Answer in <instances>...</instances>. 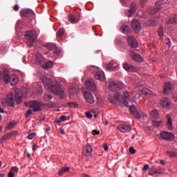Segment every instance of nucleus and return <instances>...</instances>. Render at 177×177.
I'll use <instances>...</instances> for the list:
<instances>
[{
  "instance_id": "10",
  "label": "nucleus",
  "mask_w": 177,
  "mask_h": 177,
  "mask_svg": "<svg viewBox=\"0 0 177 177\" xmlns=\"http://www.w3.org/2000/svg\"><path fill=\"white\" fill-rule=\"evenodd\" d=\"M131 27L135 32H139L142 30V26H140V22L139 20L134 19L131 21Z\"/></svg>"
},
{
  "instance_id": "5",
  "label": "nucleus",
  "mask_w": 177,
  "mask_h": 177,
  "mask_svg": "<svg viewBox=\"0 0 177 177\" xmlns=\"http://www.w3.org/2000/svg\"><path fill=\"white\" fill-rule=\"evenodd\" d=\"M1 104L4 107L6 106H11L13 107L15 106V99H13V93H10L7 95V97L3 98L1 100Z\"/></svg>"
},
{
  "instance_id": "6",
  "label": "nucleus",
  "mask_w": 177,
  "mask_h": 177,
  "mask_svg": "<svg viewBox=\"0 0 177 177\" xmlns=\"http://www.w3.org/2000/svg\"><path fill=\"white\" fill-rule=\"evenodd\" d=\"M158 112L157 110L154 109L149 113V118L152 120V123L153 124L154 127H160V125H161V121L155 120H158Z\"/></svg>"
},
{
  "instance_id": "61",
  "label": "nucleus",
  "mask_w": 177,
  "mask_h": 177,
  "mask_svg": "<svg viewBox=\"0 0 177 177\" xmlns=\"http://www.w3.org/2000/svg\"><path fill=\"white\" fill-rule=\"evenodd\" d=\"M59 132L62 133V135H64L65 133L64 129H63V128H59Z\"/></svg>"
},
{
  "instance_id": "52",
  "label": "nucleus",
  "mask_w": 177,
  "mask_h": 177,
  "mask_svg": "<svg viewBox=\"0 0 177 177\" xmlns=\"http://www.w3.org/2000/svg\"><path fill=\"white\" fill-rule=\"evenodd\" d=\"M68 106H70V107H78V104H75V102H70Z\"/></svg>"
},
{
  "instance_id": "17",
  "label": "nucleus",
  "mask_w": 177,
  "mask_h": 177,
  "mask_svg": "<svg viewBox=\"0 0 177 177\" xmlns=\"http://www.w3.org/2000/svg\"><path fill=\"white\" fill-rule=\"evenodd\" d=\"M130 100L131 101V98H130V95H129V93L128 91H125L123 93V96H122V103H123V104H124V106H126L127 107H128V106H129V102H128L127 100Z\"/></svg>"
},
{
  "instance_id": "8",
  "label": "nucleus",
  "mask_w": 177,
  "mask_h": 177,
  "mask_svg": "<svg viewBox=\"0 0 177 177\" xmlns=\"http://www.w3.org/2000/svg\"><path fill=\"white\" fill-rule=\"evenodd\" d=\"M94 77L96 80H99V81H106V75H104V72H103V71L99 68H95Z\"/></svg>"
},
{
  "instance_id": "38",
  "label": "nucleus",
  "mask_w": 177,
  "mask_h": 177,
  "mask_svg": "<svg viewBox=\"0 0 177 177\" xmlns=\"http://www.w3.org/2000/svg\"><path fill=\"white\" fill-rule=\"evenodd\" d=\"M177 23L176 18H170L169 20L166 21V24H175Z\"/></svg>"
},
{
  "instance_id": "40",
  "label": "nucleus",
  "mask_w": 177,
  "mask_h": 177,
  "mask_svg": "<svg viewBox=\"0 0 177 177\" xmlns=\"http://www.w3.org/2000/svg\"><path fill=\"white\" fill-rule=\"evenodd\" d=\"M53 97V96H52L50 95V93H49L44 94V99H45V100H47L48 102H49V100H50Z\"/></svg>"
},
{
  "instance_id": "21",
  "label": "nucleus",
  "mask_w": 177,
  "mask_h": 177,
  "mask_svg": "<svg viewBox=\"0 0 177 177\" xmlns=\"http://www.w3.org/2000/svg\"><path fill=\"white\" fill-rule=\"evenodd\" d=\"M138 92H141L142 95H145L146 96H156V93H153L148 88H142L141 90L139 87H138Z\"/></svg>"
},
{
  "instance_id": "16",
  "label": "nucleus",
  "mask_w": 177,
  "mask_h": 177,
  "mask_svg": "<svg viewBox=\"0 0 177 177\" xmlns=\"http://www.w3.org/2000/svg\"><path fill=\"white\" fill-rule=\"evenodd\" d=\"M85 85L90 89V91H96V84H95V81L90 79L85 82Z\"/></svg>"
},
{
  "instance_id": "47",
  "label": "nucleus",
  "mask_w": 177,
  "mask_h": 177,
  "mask_svg": "<svg viewBox=\"0 0 177 177\" xmlns=\"http://www.w3.org/2000/svg\"><path fill=\"white\" fill-rule=\"evenodd\" d=\"M64 34V29H59L57 32V37H62Z\"/></svg>"
},
{
  "instance_id": "33",
  "label": "nucleus",
  "mask_w": 177,
  "mask_h": 177,
  "mask_svg": "<svg viewBox=\"0 0 177 177\" xmlns=\"http://www.w3.org/2000/svg\"><path fill=\"white\" fill-rule=\"evenodd\" d=\"M68 91L70 95H74L78 92V88L77 87H75L74 86H71L69 88Z\"/></svg>"
},
{
  "instance_id": "1",
  "label": "nucleus",
  "mask_w": 177,
  "mask_h": 177,
  "mask_svg": "<svg viewBox=\"0 0 177 177\" xmlns=\"http://www.w3.org/2000/svg\"><path fill=\"white\" fill-rule=\"evenodd\" d=\"M106 86L111 92L107 95L108 100L113 104H121L122 103V95L121 93L114 91L124 89V83L117 80H111L106 83Z\"/></svg>"
},
{
  "instance_id": "50",
  "label": "nucleus",
  "mask_w": 177,
  "mask_h": 177,
  "mask_svg": "<svg viewBox=\"0 0 177 177\" xmlns=\"http://www.w3.org/2000/svg\"><path fill=\"white\" fill-rule=\"evenodd\" d=\"M129 151L131 153V154H135V153H136V149L135 148H133V147H131L129 149Z\"/></svg>"
},
{
  "instance_id": "32",
  "label": "nucleus",
  "mask_w": 177,
  "mask_h": 177,
  "mask_svg": "<svg viewBox=\"0 0 177 177\" xmlns=\"http://www.w3.org/2000/svg\"><path fill=\"white\" fill-rule=\"evenodd\" d=\"M68 120H70V116L63 115L61 116L58 120H57V123L58 125H60L63 121H67Z\"/></svg>"
},
{
  "instance_id": "4",
  "label": "nucleus",
  "mask_w": 177,
  "mask_h": 177,
  "mask_svg": "<svg viewBox=\"0 0 177 177\" xmlns=\"http://www.w3.org/2000/svg\"><path fill=\"white\" fill-rule=\"evenodd\" d=\"M129 111L137 120H140V118L145 120V118H147V115L145 114L142 111L138 110L134 105L130 106Z\"/></svg>"
},
{
  "instance_id": "46",
  "label": "nucleus",
  "mask_w": 177,
  "mask_h": 177,
  "mask_svg": "<svg viewBox=\"0 0 177 177\" xmlns=\"http://www.w3.org/2000/svg\"><path fill=\"white\" fill-rule=\"evenodd\" d=\"M37 136V133H32L31 134H29L28 136V139L29 140H32V138H35Z\"/></svg>"
},
{
  "instance_id": "9",
  "label": "nucleus",
  "mask_w": 177,
  "mask_h": 177,
  "mask_svg": "<svg viewBox=\"0 0 177 177\" xmlns=\"http://www.w3.org/2000/svg\"><path fill=\"white\" fill-rule=\"evenodd\" d=\"M160 138L163 140H168L171 142V140H174V139H175V135L168 131H162L160 132Z\"/></svg>"
},
{
  "instance_id": "26",
  "label": "nucleus",
  "mask_w": 177,
  "mask_h": 177,
  "mask_svg": "<svg viewBox=\"0 0 177 177\" xmlns=\"http://www.w3.org/2000/svg\"><path fill=\"white\" fill-rule=\"evenodd\" d=\"M123 68H124V70H126V71H129L131 73L136 71V68H135L133 66L127 63L123 64Z\"/></svg>"
},
{
  "instance_id": "12",
  "label": "nucleus",
  "mask_w": 177,
  "mask_h": 177,
  "mask_svg": "<svg viewBox=\"0 0 177 177\" xmlns=\"http://www.w3.org/2000/svg\"><path fill=\"white\" fill-rule=\"evenodd\" d=\"M160 104L163 109H169L171 107V100L168 97H164L160 101Z\"/></svg>"
},
{
  "instance_id": "22",
  "label": "nucleus",
  "mask_w": 177,
  "mask_h": 177,
  "mask_svg": "<svg viewBox=\"0 0 177 177\" xmlns=\"http://www.w3.org/2000/svg\"><path fill=\"white\" fill-rule=\"evenodd\" d=\"M118 129L120 132L127 133V132H129V131H131V127H129V125H127V124H120L118 127Z\"/></svg>"
},
{
  "instance_id": "39",
  "label": "nucleus",
  "mask_w": 177,
  "mask_h": 177,
  "mask_svg": "<svg viewBox=\"0 0 177 177\" xmlns=\"http://www.w3.org/2000/svg\"><path fill=\"white\" fill-rule=\"evenodd\" d=\"M47 49H48V50H52L53 49H55L56 48V46L53 44H48L46 45Z\"/></svg>"
},
{
  "instance_id": "3",
  "label": "nucleus",
  "mask_w": 177,
  "mask_h": 177,
  "mask_svg": "<svg viewBox=\"0 0 177 177\" xmlns=\"http://www.w3.org/2000/svg\"><path fill=\"white\" fill-rule=\"evenodd\" d=\"M37 37L38 35L37 34V31L35 30H30L26 32V44L29 46V48H32V46L34 45V44H35V41H37Z\"/></svg>"
},
{
  "instance_id": "35",
  "label": "nucleus",
  "mask_w": 177,
  "mask_h": 177,
  "mask_svg": "<svg viewBox=\"0 0 177 177\" xmlns=\"http://www.w3.org/2000/svg\"><path fill=\"white\" fill-rule=\"evenodd\" d=\"M70 171V167H62L60 171L58 172L59 175H63V174H65V172H68Z\"/></svg>"
},
{
  "instance_id": "63",
  "label": "nucleus",
  "mask_w": 177,
  "mask_h": 177,
  "mask_svg": "<svg viewBox=\"0 0 177 177\" xmlns=\"http://www.w3.org/2000/svg\"><path fill=\"white\" fill-rule=\"evenodd\" d=\"M166 44L167 45H171V39H166Z\"/></svg>"
},
{
  "instance_id": "42",
  "label": "nucleus",
  "mask_w": 177,
  "mask_h": 177,
  "mask_svg": "<svg viewBox=\"0 0 177 177\" xmlns=\"http://www.w3.org/2000/svg\"><path fill=\"white\" fill-rule=\"evenodd\" d=\"M44 68H52V67H53V62H48L46 64V66H44Z\"/></svg>"
},
{
  "instance_id": "18",
  "label": "nucleus",
  "mask_w": 177,
  "mask_h": 177,
  "mask_svg": "<svg viewBox=\"0 0 177 177\" xmlns=\"http://www.w3.org/2000/svg\"><path fill=\"white\" fill-rule=\"evenodd\" d=\"M174 89V86L171 82H167L165 84L163 93L165 95H168L169 93H171V91Z\"/></svg>"
},
{
  "instance_id": "48",
  "label": "nucleus",
  "mask_w": 177,
  "mask_h": 177,
  "mask_svg": "<svg viewBox=\"0 0 177 177\" xmlns=\"http://www.w3.org/2000/svg\"><path fill=\"white\" fill-rule=\"evenodd\" d=\"M22 25H23V22H21V21H18L15 26L16 30H19V28H20V27H21Z\"/></svg>"
},
{
  "instance_id": "20",
  "label": "nucleus",
  "mask_w": 177,
  "mask_h": 177,
  "mask_svg": "<svg viewBox=\"0 0 177 177\" xmlns=\"http://www.w3.org/2000/svg\"><path fill=\"white\" fill-rule=\"evenodd\" d=\"M11 77L12 75H10L9 73V71L5 70L3 71V81L5 82V84H9Z\"/></svg>"
},
{
  "instance_id": "57",
  "label": "nucleus",
  "mask_w": 177,
  "mask_h": 177,
  "mask_svg": "<svg viewBox=\"0 0 177 177\" xmlns=\"http://www.w3.org/2000/svg\"><path fill=\"white\" fill-rule=\"evenodd\" d=\"M93 135L95 136L96 135H99V133H100V131H96V130H93L92 132Z\"/></svg>"
},
{
  "instance_id": "45",
  "label": "nucleus",
  "mask_w": 177,
  "mask_h": 177,
  "mask_svg": "<svg viewBox=\"0 0 177 177\" xmlns=\"http://www.w3.org/2000/svg\"><path fill=\"white\" fill-rule=\"evenodd\" d=\"M10 171L12 172L13 174H17V172H19V167H12L10 169Z\"/></svg>"
},
{
  "instance_id": "55",
  "label": "nucleus",
  "mask_w": 177,
  "mask_h": 177,
  "mask_svg": "<svg viewBox=\"0 0 177 177\" xmlns=\"http://www.w3.org/2000/svg\"><path fill=\"white\" fill-rule=\"evenodd\" d=\"M153 174H155V175H158L160 174H162V171L161 170V169H160L158 170H156V171L153 172Z\"/></svg>"
},
{
  "instance_id": "24",
  "label": "nucleus",
  "mask_w": 177,
  "mask_h": 177,
  "mask_svg": "<svg viewBox=\"0 0 177 177\" xmlns=\"http://www.w3.org/2000/svg\"><path fill=\"white\" fill-rule=\"evenodd\" d=\"M130 56L131 59H133L136 62H139L140 63H142V62H143V58L139 54H136L135 53H131Z\"/></svg>"
},
{
  "instance_id": "15",
  "label": "nucleus",
  "mask_w": 177,
  "mask_h": 177,
  "mask_svg": "<svg viewBox=\"0 0 177 177\" xmlns=\"http://www.w3.org/2000/svg\"><path fill=\"white\" fill-rule=\"evenodd\" d=\"M165 0H159L158 1H156L155 3L156 9H153L151 11H150V15H156L158 10L161 9V3H164V1Z\"/></svg>"
},
{
  "instance_id": "14",
  "label": "nucleus",
  "mask_w": 177,
  "mask_h": 177,
  "mask_svg": "<svg viewBox=\"0 0 177 177\" xmlns=\"http://www.w3.org/2000/svg\"><path fill=\"white\" fill-rule=\"evenodd\" d=\"M127 42L131 48H136L138 46H139V44H138V41L136 39H135L133 37L130 36L127 38Z\"/></svg>"
},
{
  "instance_id": "30",
  "label": "nucleus",
  "mask_w": 177,
  "mask_h": 177,
  "mask_svg": "<svg viewBox=\"0 0 177 177\" xmlns=\"http://www.w3.org/2000/svg\"><path fill=\"white\" fill-rule=\"evenodd\" d=\"M120 31L122 32V34H129L130 31L129 26L127 25L122 26L120 28Z\"/></svg>"
},
{
  "instance_id": "36",
  "label": "nucleus",
  "mask_w": 177,
  "mask_h": 177,
  "mask_svg": "<svg viewBox=\"0 0 177 177\" xmlns=\"http://www.w3.org/2000/svg\"><path fill=\"white\" fill-rule=\"evenodd\" d=\"M30 13H32V10H31L30 9L22 10L21 11V16H27V15H28Z\"/></svg>"
},
{
  "instance_id": "34",
  "label": "nucleus",
  "mask_w": 177,
  "mask_h": 177,
  "mask_svg": "<svg viewBox=\"0 0 177 177\" xmlns=\"http://www.w3.org/2000/svg\"><path fill=\"white\" fill-rule=\"evenodd\" d=\"M158 34L160 39H162V37H164V28L162 26H160L158 30Z\"/></svg>"
},
{
  "instance_id": "28",
  "label": "nucleus",
  "mask_w": 177,
  "mask_h": 177,
  "mask_svg": "<svg viewBox=\"0 0 177 177\" xmlns=\"http://www.w3.org/2000/svg\"><path fill=\"white\" fill-rule=\"evenodd\" d=\"M136 11V8H135V6H131L130 10H128L126 11L125 15L127 16V17H131L133 13Z\"/></svg>"
},
{
  "instance_id": "43",
  "label": "nucleus",
  "mask_w": 177,
  "mask_h": 177,
  "mask_svg": "<svg viewBox=\"0 0 177 177\" xmlns=\"http://www.w3.org/2000/svg\"><path fill=\"white\" fill-rule=\"evenodd\" d=\"M12 138V133H8L2 137L1 140H8V139H10Z\"/></svg>"
},
{
  "instance_id": "13",
  "label": "nucleus",
  "mask_w": 177,
  "mask_h": 177,
  "mask_svg": "<svg viewBox=\"0 0 177 177\" xmlns=\"http://www.w3.org/2000/svg\"><path fill=\"white\" fill-rule=\"evenodd\" d=\"M15 100L18 104L23 102V91L20 88L15 89Z\"/></svg>"
},
{
  "instance_id": "25",
  "label": "nucleus",
  "mask_w": 177,
  "mask_h": 177,
  "mask_svg": "<svg viewBox=\"0 0 177 177\" xmlns=\"http://www.w3.org/2000/svg\"><path fill=\"white\" fill-rule=\"evenodd\" d=\"M17 82H19V77L15 74H12L9 83L10 85L13 86L16 85Z\"/></svg>"
},
{
  "instance_id": "7",
  "label": "nucleus",
  "mask_w": 177,
  "mask_h": 177,
  "mask_svg": "<svg viewBox=\"0 0 177 177\" xmlns=\"http://www.w3.org/2000/svg\"><path fill=\"white\" fill-rule=\"evenodd\" d=\"M28 105L30 109H32V111H34V113L41 111V107H42V104L37 101H30Z\"/></svg>"
},
{
  "instance_id": "41",
  "label": "nucleus",
  "mask_w": 177,
  "mask_h": 177,
  "mask_svg": "<svg viewBox=\"0 0 177 177\" xmlns=\"http://www.w3.org/2000/svg\"><path fill=\"white\" fill-rule=\"evenodd\" d=\"M156 168L154 167H151V168H149V175H151L153 176V175H156Z\"/></svg>"
},
{
  "instance_id": "37",
  "label": "nucleus",
  "mask_w": 177,
  "mask_h": 177,
  "mask_svg": "<svg viewBox=\"0 0 177 177\" xmlns=\"http://www.w3.org/2000/svg\"><path fill=\"white\" fill-rule=\"evenodd\" d=\"M138 87H136L134 92L133 93V97L136 100L140 99V94L138 92Z\"/></svg>"
},
{
  "instance_id": "44",
  "label": "nucleus",
  "mask_w": 177,
  "mask_h": 177,
  "mask_svg": "<svg viewBox=\"0 0 177 177\" xmlns=\"http://www.w3.org/2000/svg\"><path fill=\"white\" fill-rule=\"evenodd\" d=\"M16 125V122H11L7 126V129H12Z\"/></svg>"
},
{
  "instance_id": "53",
  "label": "nucleus",
  "mask_w": 177,
  "mask_h": 177,
  "mask_svg": "<svg viewBox=\"0 0 177 177\" xmlns=\"http://www.w3.org/2000/svg\"><path fill=\"white\" fill-rule=\"evenodd\" d=\"M32 110L28 109L26 113V117L31 115V114H32Z\"/></svg>"
},
{
  "instance_id": "19",
  "label": "nucleus",
  "mask_w": 177,
  "mask_h": 177,
  "mask_svg": "<svg viewBox=\"0 0 177 177\" xmlns=\"http://www.w3.org/2000/svg\"><path fill=\"white\" fill-rule=\"evenodd\" d=\"M166 117L167 119L166 127L169 131H172V129H174V126L172 125L174 119H172V116H171V115H167Z\"/></svg>"
},
{
  "instance_id": "51",
  "label": "nucleus",
  "mask_w": 177,
  "mask_h": 177,
  "mask_svg": "<svg viewBox=\"0 0 177 177\" xmlns=\"http://www.w3.org/2000/svg\"><path fill=\"white\" fill-rule=\"evenodd\" d=\"M86 117L87 118H92L93 117V115H92V113H91L90 112H86Z\"/></svg>"
},
{
  "instance_id": "27",
  "label": "nucleus",
  "mask_w": 177,
  "mask_h": 177,
  "mask_svg": "<svg viewBox=\"0 0 177 177\" xmlns=\"http://www.w3.org/2000/svg\"><path fill=\"white\" fill-rule=\"evenodd\" d=\"M36 63L44 66V57L39 53L36 54Z\"/></svg>"
},
{
  "instance_id": "11",
  "label": "nucleus",
  "mask_w": 177,
  "mask_h": 177,
  "mask_svg": "<svg viewBox=\"0 0 177 177\" xmlns=\"http://www.w3.org/2000/svg\"><path fill=\"white\" fill-rule=\"evenodd\" d=\"M83 95L87 103H89V104H93V102H95V97H93V95H92V93L84 91L83 93Z\"/></svg>"
},
{
  "instance_id": "64",
  "label": "nucleus",
  "mask_w": 177,
  "mask_h": 177,
  "mask_svg": "<svg viewBox=\"0 0 177 177\" xmlns=\"http://www.w3.org/2000/svg\"><path fill=\"white\" fill-rule=\"evenodd\" d=\"M82 177H91V176L88 174H82Z\"/></svg>"
},
{
  "instance_id": "29",
  "label": "nucleus",
  "mask_w": 177,
  "mask_h": 177,
  "mask_svg": "<svg viewBox=\"0 0 177 177\" xmlns=\"http://www.w3.org/2000/svg\"><path fill=\"white\" fill-rule=\"evenodd\" d=\"M108 67L111 70H117V68H118V64L112 61V62H111L110 63L108 64Z\"/></svg>"
},
{
  "instance_id": "2",
  "label": "nucleus",
  "mask_w": 177,
  "mask_h": 177,
  "mask_svg": "<svg viewBox=\"0 0 177 177\" xmlns=\"http://www.w3.org/2000/svg\"><path fill=\"white\" fill-rule=\"evenodd\" d=\"M42 82L46 89L51 91L55 95H64V90L62 88L60 84L55 82L53 81V76L47 75L42 78Z\"/></svg>"
},
{
  "instance_id": "58",
  "label": "nucleus",
  "mask_w": 177,
  "mask_h": 177,
  "mask_svg": "<svg viewBox=\"0 0 177 177\" xmlns=\"http://www.w3.org/2000/svg\"><path fill=\"white\" fill-rule=\"evenodd\" d=\"M8 177H15V173L10 171L8 173Z\"/></svg>"
},
{
  "instance_id": "60",
  "label": "nucleus",
  "mask_w": 177,
  "mask_h": 177,
  "mask_svg": "<svg viewBox=\"0 0 177 177\" xmlns=\"http://www.w3.org/2000/svg\"><path fill=\"white\" fill-rule=\"evenodd\" d=\"M19 7L17 4L14 6V10H15V12H17L19 10Z\"/></svg>"
},
{
  "instance_id": "56",
  "label": "nucleus",
  "mask_w": 177,
  "mask_h": 177,
  "mask_svg": "<svg viewBox=\"0 0 177 177\" xmlns=\"http://www.w3.org/2000/svg\"><path fill=\"white\" fill-rule=\"evenodd\" d=\"M142 169H143V171H145L149 170V165H144Z\"/></svg>"
},
{
  "instance_id": "49",
  "label": "nucleus",
  "mask_w": 177,
  "mask_h": 177,
  "mask_svg": "<svg viewBox=\"0 0 177 177\" xmlns=\"http://www.w3.org/2000/svg\"><path fill=\"white\" fill-rule=\"evenodd\" d=\"M167 154L169 156V157H176V153L170 151H167Z\"/></svg>"
},
{
  "instance_id": "59",
  "label": "nucleus",
  "mask_w": 177,
  "mask_h": 177,
  "mask_svg": "<svg viewBox=\"0 0 177 177\" xmlns=\"http://www.w3.org/2000/svg\"><path fill=\"white\" fill-rule=\"evenodd\" d=\"M149 26H151V27H154V26H156V22L150 21Z\"/></svg>"
},
{
  "instance_id": "31",
  "label": "nucleus",
  "mask_w": 177,
  "mask_h": 177,
  "mask_svg": "<svg viewBox=\"0 0 177 177\" xmlns=\"http://www.w3.org/2000/svg\"><path fill=\"white\" fill-rule=\"evenodd\" d=\"M69 21L72 24H77V23H78V21H80V19H77V17H75L74 15H70L69 16Z\"/></svg>"
},
{
  "instance_id": "62",
  "label": "nucleus",
  "mask_w": 177,
  "mask_h": 177,
  "mask_svg": "<svg viewBox=\"0 0 177 177\" xmlns=\"http://www.w3.org/2000/svg\"><path fill=\"white\" fill-rule=\"evenodd\" d=\"M37 148H38V145H34L33 147H32L33 151H35V150H37Z\"/></svg>"
},
{
  "instance_id": "23",
  "label": "nucleus",
  "mask_w": 177,
  "mask_h": 177,
  "mask_svg": "<svg viewBox=\"0 0 177 177\" xmlns=\"http://www.w3.org/2000/svg\"><path fill=\"white\" fill-rule=\"evenodd\" d=\"M92 154V147L91 145H86L83 149V156L88 157Z\"/></svg>"
},
{
  "instance_id": "54",
  "label": "nucleus",
  "mask_w": 177,
  "mask_h": 177,
  "mask_svg": "<svg viewBox=\"0 0 177 177\" xmlns=\"http://www.w3.org/2000/svg\"><path fill=\"white\" fill-rule=\"evenodd\" d=\"M102 147L105 151H108L109 150V145L106 143L103 144Z\"/></svg>"
}]
</instances>
